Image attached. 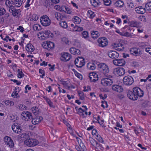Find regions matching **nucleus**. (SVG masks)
<instances>
[{"mask_svg":"<svg viewBox=\"0 0 151 151\" xmlns=\"http://www.w3.org/2000/svg\"><path fill=\"white\" fill-rule=\"evenodd\" d=\"M78 95L80 97V99L83 100L84 99V96L83 93L82 91H79L78 93Z\"/></svg>","mask_w":151,"mask_h":151,"instance_id":"46","label":"nucleus"},{"mask_svg":"<svg viewBox=\"0 0 151 151\" xmlns=\"http://www.w3.org/2000/svg\"><path fill=\"white\" fill-rule=\"evenodd\" d=\"M127 96L130 99L133 101H135L137 99V97L134 93L133 91H128L127 93Z\"/></svg>","mask_w":151,"mask_h":151,"instance_id":"13","label":"nucleus"},{"mask_svg":"<svg viewBox=\"0 0 151 151\" xmlns=\"http://www.w3.org/2000/svg\"><path fill=\"white\" fill-rule=\"evenodd\" d=\"M26 50L30 52H33L35 50L34 47L33 45L30 43L27 44L26 47Z\"/></svg>","mask_w":151,"mask_h":151,"instance_id":"22","label":"nucleus"},{"mask_svg":"<svg viewBox=\"0 0 151 151\" xmlns=\"http://www.w3.org/2000/svg\"><path fill=\"white\" fill-rule=\"evenodd\" d=\"M108 55L109 57L111 58H116L119 56V53L114 51L110 50L109 51Z\"/></svg>","mask_w":151,"mask_h":151,"instance_id":"15","label":"nucleus"},{"mask_svg":"<svg viewBox=\"0 0 151 151\" xmlns=\"http://www.w3.org/2000/svg\"><path fill=\"white\" fill-rule=\"evenodd\" d=\"M6 105L13 106L14 105V102L10 101H6L5 102Z\"/></svg>","mask_w":151,"mask_h":151,"instance_id":"57","label":"nucleus"},{"mask_svg":"<svg viewBox=\"0 0 151 151\" xmlns=\"http://www.w3.org/2000/svg\"><path fill=\"white\" fill-rule=\"evenodd\" d=\"M133 91L134 93L137 95V98L138 96L141 97L143 96L144 92L143 91L138 87H134L133 89Z\"/></svg>","mask_w":151,"mask_h":151,"instance_id":"9","label":"nucleus"},{"mask_svg":"<svg viewBox=\"0 0 151 151\" xmlns=\"http://www.w3.org/2000/svg\"><path fill=\"white\" fill-rule=\"evenodd\" d=\"M37 118H36L35 119H33L32 118L31 120V122L32 124L34 125L38 124L40 122L39 120H37Z\"/></svg>","mask_w":151,"mask_h":151,"instance_id":"44","label":"nucleus"},{"mask_svg":"<svg viewBox=\"0 0 151 151\" xmlns=\"http://www.w3.org/2000/svg\"><path fill=\"white\" fill-rule=\"evenodd\" d=\"M61 83L63 84L66 88H68V89H69L70 88V87L69 85V83L67 81H61Z\"/></svg>","mask_w":151,"mask_h":151,"instance_id":"42","label":"nucleus"},{"mask_svg":"<svg viewBox=\"0 0 151 151\" xmlns=\"http://www.w3.org/2000/svg\"><path fill=\"white\" fill-rule=\"evenodd\" d=\"M62 41L66 44L69 45V41L68 38L66 37H63L62 38Z\"/></svg>","mask_w":151,"mask_h":151,"instance_id":"50","label":"nucleus"},{"mask_svg":"<svg viewBox=\"0 0 151 151\" xmlns=\"http://www.w3.org/2000/svg\"><path fill=\"white\" fill-rule=\"evenodd\" d=\"M19 92V91L14 90L13 92L12 93V96L14 98H18L17 95Z\"/></svg>","mask_w":151,"mask_h":151,"instance_id":"45","label":"nucleus"},{"mask_svg":"<svg viewBox=\"0 0 151 151\" xmlns=\"http://www.w3.org/2000/svg\"><path fill=\"white\" fill-rule=\"evenodd\" d=\"M85 111V110H83L81 108H79L78 109V111L77 112V114L80 115L82 117L84 118L86 117V116L83 112Z\"/></svg>","mask_w":151,"mask_h":151,"instance_id":"26","label":"nucleus"},{"mask_svg":"<svg viewBox=\"0 0 151 151\" xmlns=\"http://www.w3.org/2000/svg\"><path fill=\"white\" fill-rule=\"evenodd\" d=\"M90 2L92 5L94 6H96L99 4V0H90Z\"/></svg>","mask_w":151,"mask_h":151,"instance_id":"41","label":"nucleus"},{"mask_svg":"<svg viewBox=\"0 0 151 151\" xmlns=\"http://www.w3.org/2000/svg\"><path fill=\"white\" fill-rule=\"evenodd\" d=\"M6 145H8L9 147L10 148H12L14 146L13 142L12 139H11L8 143H6Z\"/></svg>","mask_w":151,"mask_h":151,"instance_id":"51","label":"nucleus"},{"mask_svg":"<svg viewBox=\"0 0 151 151\" xmlns=\"http://www.w3.org/2000/svg\"><path fill=\"white\" fill-rule=\"evenodd\" d=\"M124 83L127 85H130L134 82L133 78L130 76H125L123 79Z\"/></svg>","mask_w":151,"mask_h":151,"instance_id":"8","label":"nucleus"},{"mask_svg":"<svg viewBox=\"0 0 151 151\" xmlns=\"http://www.w3.org/2000/svg\"><path fill=\"white\" fill-rule=\"evenodd\" d=\"M61 7L59 5H57L54 6V8L56 10L60 11Z\"/></svg>","mask_w":151,"mask_h":151,"instance_id":"64","label":"nucleus"},{"mask_svg":"<svg viewBox=\"0 0 151 151\" xmlns=\"http://www.w3.org/2000/svg\"><path fill=\"white\" fill-rule=\"evenodd\" d=\"M124 4L123 2L121 0H118L115 2L114 3V5L115 6L119 7H122Z\"/></svg>","mask_w":151,"mask_h":151,"instance_id":"29","label":"nucleus"},{"mask_svg":"<svg viewBox=\"0 0 151 151\" xmlns=\"http://www.w3.org/2000/svg\"><path fill=\"white\" fill-rule=\"evenodd\" d=\"M32 112L35 114V115H36L39 114V109L37 107H33L32 108Z\"/></svg>","mask_w":151,"mask_h":151,"instance_id":"34","label":"nucleus"},{"mask_svg":"<svg viewBox=\"0 0 151 151\" xmlns=\"http://www.w3.org/2000/svg\"><path fill=\"white\" fill-rule=\"evenodd\" d=\"M131 53L135 56H139L142 54L140 50L137 48H133L130 50Z\"/></svg>","mask_w":151,"mask_h":151,"instance_id":"10","label":"nucleus"},{"mask_svg":"<svg viewBox=\"0 0 151 151\" xmlns=\"http://www.w3.org/2000/svg\"><path fill=\"white\" fill-rule=\"evenodd\" d=\"M135 10L137 13L140 14H143L146 12L145 9L142 6L136 7Z\"/></svg>","mask_w":151,"mask_h":151,"instance_id":"21","label":"nucleus"},{"mask_svg":"<svg viewBox=\"0 0 151 151\" xmlns=\"http://www.w3.org/2000/svg\"><path fill=\"white\" fill-rule=\"evenodd\" d=\"M5 12V9L4 8L0 7V16L4 15Z\"/></svg>","mask_w":151,"mask_h":151,"instance_id":"54","label":"nucleus"},{"mask_svg":"<svg viewBox=\"0 0 151 151\" xmlns=\"http://www.w3.org/2000/svg\"><path fill=\"white\" fill-rule=\"evenodd\" d=\"M17 76L18 78H21L24 77V75L21 69H18L17 70Z\"/></svg>","mask_w":151,"mask_h":151,"instance_id":"37","label":"nucleus"},{"mask_svg":"<svg viewBox=\"0 0 151 151\" xmlns=\"http://www.w3.org/2000/svg\"><path fill=\"white\" fill-rule=\"evenodd\" d=\"M22 118L25 121L31 120L32 118V114L28 111H24L21 114Z\"/></svg>","mask_w":151,"mask_h":151,"instance_id":"2","label":"nucleus"},{"mask_svg":"<svg viewBox=\"0 0 151 151\" xmlns=\"http://www.w3.org/2000/svg\"><path fill=\"white\" fill-rule=\"evenodd\" d=\"M104 3L105 5L109 6L111 3V1L110 0H103Z\"/></svg>","mask_w":151,"mask_h":151,"instance_id":"55","label":"nucleus"},{"mask_svg":"<svg viewBox=\"0 0 151 151\" xmlns=\"http://www.w3.org/2000/svg\"><path fill=\"white\" fill-rule=\"evenodd\" d=\"M14 5L17 7H20L22 4L23 0H13Z\"/></svg>","mask_w":151,"mask_h":151,"instance_id":"28","label":"nucleus"},{"mask_svg":"<svg viewBox=\"0 0 151 151\" xmlns=\"http://www.w3.org/2000/svg\"><path fill=\"white\" fill-rule=\"evenodd\" d=\"M69 50L70 53L74 55H79L81 54V52L79 50L74 47H71Z\"/></svg>","mask_w":151,"mask_h":151,"instance_id":"20","label":"nucleus"},{"mask_svg":"<svg viewBox=\"0 0 151 151\" xmlns=\"http://www.w3.org/2000/svg\"><path fill=\"white\" fill-rule=\"evenodd\" d=\"M70 31L72 32L78 31V26L75 25L73 28L72 29V30H70Z\"/></svg>","mask_w":151,"mask_h":151,"instance_id":"63","label":"nucleus"},{"mask_svg":"<svg viewBox=\"0 0 151 151\" xmlns=\"http://www.w3.org/2000/svg\"><path fill=\"white\" fill-rule=\"evenodd\" d=\"M72 20L75 24H79L81 22V19L77 16H74Z\"/></svg>","mask_w":151,"mask_h":151,"instance_id":"30","label":"nucleus"},{"mask_svg":"<svg viewBox=\"0 0 151 151\" xmlns=\"http://www.w3.org/2000/svg\"><path fill=\"white\" fill-rule=\"evenodd\" d=\"M96 138L97 139L99 142L103 143L104 142V140L103 139L102 137H101L99 135L97 134L96 136Z\"/></svg>","mask_w":151,"mask_h":151,"instance_id":"48","label":"nucleus"},{"mask_svg":"<svg viewBox=\"0 0 151 151\" xmlns=\"http://www.w3.org/2000/svg\"><path fill=\"white\" fill-rule=\"evenodd\" d=\"M127 7H128L129 9L133 8L134 7L133 4L132 2L130 1L128 3Z\"/></svg>","mask_w":151,"mask_h":151,"instance_id":"58","label":"nucleus"},{"mask_svg":"<svg viewBox=\"0 0 151 151\" xmlns=\"http://www.w3.org/2000/svg\"><path fill=\"white\" fill-rule=\"evenodd\" d=\"M88 16L91 19L93 18L95 15L94 13L90 10L88 11Z\"/></svg>","mask_w":151,"mask_h":151,"instance_id":"36","label":"nucleus"},{"mask_svg":"<svg viewBox=\"0 0 151 151\" xmlns=\"http://www.w3.org/2000/svg\"><path fill=\"white\" fill-rule=\"evenodd\" d=\"M12 139L10 137L8 136H6L4 137V141L5 142V145H6V143H8L9 141H10Z\"/></svg>","mask_w":151,"mask_h":151,"instance_id":"56","label":"nucleus"},{"mask_svg":"<svg viewBox=\"0 0 151 151\" xmlns=\"http://www.w3.org/2000/svg\"><path fill=\"white\" fill-rule=\"evenodd\" d=\"M54 15L55 18L58 20L59 21L62 19V15L60 13L56 12L55 13Z\"/></svg>","mask_w":151,"mask_h":151,"instance_id":"38","label":"nucleus"},{"mask_svg":"<svg viewBox=\"0 0 151 151\" xmlns=\"http://www.w3.org/2000/svg\"><path fill=\"white\" fill-rule=\"evenodd\" d=\"M118 66H122L125 65V61L124 59H118Z\"/></svg>","mask_w":151,"mask_h":151,"instance_id":"39","label":"nucleus"},{"mask_svg":"<svg viewBox=\"0 0 151 151\" xmlns=\"http://www.w3.org/2000/svg\"><path fill=\"white\" fill-rule=\"evenodd\" d=\"M114 72L115 73L119 76H122L125 73V70L122 68H118L114 69Z\"/></svg>","mask_w":151,"mask_h":151,"instance_id":"11","label":"nucleus"},{"mask_svg":"<svg viewBox=\"0 0 151 151\" xmlns=\"http://www.w3.org/2000/svg\"><path fill=\"white\" fill-rule=\"evenodd\" d=\"M12 130H14L13 129H17V134L21 132L22 130V127H21V125L18 124V123H15L14 125L12 126Z\"/></svg>","mask_w":151,"mask_h":151,"instance_id":"16","label":"nucleus"},{"mask_svg":"<svg viewBox=\"0 0 151 151\" xmlns=\"http://www.w3.org/2000/svg\"><path fill=\"white\" fill-rule=\"evenodd\" d=\"M24 143L29 147H33L37 145L38 143V142L35 139H29L25 140Z\"/></svg>","mask_w":151,"mask_h":151,"instance_id":"5","label":"nucleus"},{"mask_svg":"<svg viewBox=\"0 0 151 151\" xmlns=\"http://www.w3.org/2000/svg\"><path fill=\"white\" fill-rule=\"evenodd\" d=\"M45 6L46 7L49 6L50 5V1L49 0H46L45 3Z\"/></svg>","mask_w":151,"mask_h":151,"instance_id":"59","label":"nucleus"},{"mask_svg":"<svg viewBox=\"0 0 151 151\" xmlns=\"http://www.w3.org/2000/svg\"><path fill=\"white\" fill-rule=\"evenodd\" d=\"M99 67L100 70L102 71V72L105 76L108 73L109 71V67L107 65L104 63H101L99 64Z\"/></svg>","mask_w":151,"mask_h":151,"instance_id":"3","label":"nucleus"},{"mask_svg":"<svg viewBox=\"0 0 151 151\" xmlns=\"http://www.w3.org/2000/svg\"><path fill=\"white\" fill-rule=\"evenodd\" d=\"M87 141L90 142L91 144L93 147L96 143V142L94 139L89 136L87 139Z\"/></svg>","mask_w":151,"mask_h":151,"instance_id":"27","label":"nucleus"},{"mask_svg":"<svg viewBox=\"0 0 151 151\" xmlns=\"http://www.w3.org/2000/svg\"><path fill=\"white\" fill-rule=\"evenodd\" d=\"M46 44L47 46L49 48V50L54 48L55 46L54 43L50 41L47 42Z\"/></svg>","mask_w":151,"mask_h":151,"instance_id":"33","label":"nucleus"},{"mask_svg":"<svg viewBox=\"0 0 151 151\" xmlns=\"http://www.w3.org/2000/svg\"><path fill=\"white\" fill-rule=\"evenodd\" d=\"M84 89L83 91H88L91 90L90 87L89 86H87L86 87L84 86Z\"/></svg>","mask_w":151,"mask_h":151,"instance_id":"60","label":"nucleus"},{"mask_svg":"<svg viewBox=\"0 0 151 151\" xmlns=\"http://www.w3.org/2000/svg\"><path fill=\"white\" fill-rule=\"evenodd\" d=\"M71 58V55L70 54L67 52H64L62 55L60 60L63 61H69Z\"/></svg>","mask_w":151,"mask_h":151,"instance_id":"12","label":"nucleus"},{"mask_svg":"<svg viewBox=\"0 0 151 151\" xmlns=\"http://www.w3.org/2000/svg\"><path fill=\"white\" fill-rule=\"evenodd\" d=\"M47 103L49 104L50 107H54L53 105V103L49 99L47 101Z\"/></svg>","mask_w":151,"mask_h":151,"instance_id":"61","label":"nucleus"},{"mask_svg":"<svg viewBox=\"0 0 151 151\" xmlns=\"http://www.w3.org/2000/svg\"><path fill=\"white\" fill-rule=\"evenodd\" d=\"M91 35L92 38L95 39L100 36V34L98 31H93L91 32Z\"/></svg>","mask_w":151,"mask_h":151,"instance_id":"24","label":"nucleus"},{"mask_svg":"<svg viewBox=\"0 0 151 151\" xmlns=\"http://www.w3.org/2000/svg\"><path fill=\"white\" fill-rule=\"evenodd\" d=\"M112 88L113 91L119 93L122 92L123 90V88L122 86L117 85H113L112 86Z\"/></svg>","mask_w":151,"mask_h":151,"instance_id":"17","label":"nucleus"},{"mask_svg":"<svg viewBox=\"0 0 151 151\" xmlns=\"http://www.w3.org/2000/svg\"><path fill=\"white\" fill-rule=\"evenodd\" d=\"M145 7L147 10L151 11V1L147 3L146 4Z\"/></svg>","mask_w":151,"mask_h":151,"instance_id":"47","label":"nucleus"},{"mask_svg":"<svg viewBox=\"0 0 151 151\" xmlns=\"http://www.w3.org/2000/svg\"><path fill=\"white\" fill-rule=\"evenodd\" d=\"M5 4L6 7L9 8V9L13 8L14 7V0H6Z\"/></svg>","mask_w":151,"mask_h":151,"instance_id":"18","label":"nucleus"},{"mask_svg":"<svg viewBox=\"0 0 151 151\" xmlns=\"http://www.w3.org/2000/svg\"><path fill=\"white\" fill-rule=\"evenodd\" d=\"M40 19L41 24L43 26H47L50 24V20L47 16L42 17Z\"/></svg>","mask_w":151,"mask_h":151,"instance_id":"6","label":"nucleus"},{"mask_svg":"<svg viewBox=\"0 0 151 151\" xmlns=\"http://www.w3.org/2000/svg\"><path fill=\"white\" fill-rule=\"evenodd\" d=\"M110 75L108 78H103L101 80V83L105 86H110L113 83V80L110 78Z\"/></svg>","mask_w":151,"mask_h":151,"instance_id":"7","label":"nucleus"},{"mask_svg":"<svg viewBox=\"0 0 151 151\" xmlns=\"http://www.w3.org/2000/svg\"><path fill=\"white\" fill-rule=\"evenodd\" d=\"M9 11L10 13H12V14L14 16H16L18 14L17 12V10L14 7L13 8H12V9H9Z\"/></svg>","mask_w":151,"mask_h":151,"instance_id":"32","label":"nucleus"},{"mask_svg":"<svg viewBox=\"0 0 151 151\" xmlns=\"http://www.w3.org/2000/svg\"><path fill=\"white\" fill-rule=\"evenodd\" d=\"M87 66L88 69L91 70H95L96 68V65L94 63H88L87 64Z\"/></svg>","mask_w":151,"mask_h":151,"instance_id":"25","label":"nucleus"},{"mask_svg":"<svg viewBox=\"0 0 151 151\" xmlns=\"http://www.w3.org/2000/svg\"><path fill=\"white\" fill-rule=\"evenodd\" d=\"M94 147L95 148L96 150H101L103 148L102 145L99 143L97 142H96Z\"/></svg>","mask_w":151,"mask_h":151,"instance_id":"31","label":"nucleus"},{"mask_svg":"<svg viewBox=\"0 0 151 151\" xmlns=\"http://www.w3.org/2000/svg\"><path fill=\"white\" fill-rule=\"evenodd\" d=\"M67 7L65 6H61V9H60V11L61 12H65V11H66V8Z\"/></svg>","mask_w":151,"mask_h":151,"instance_id":"62","label":"nucleus"},{"mask_svg":"<svg viewBox=\"0 0 151 151\" xmlns=\"http://www.w3.org/2000/svg\"><path fill=\"white\" fill-rule=\"evenodd\" d=\"M83 37L85 38H87L88 37V32L86 31H83L82 33Z\"/></svg>","mask_w":151,"mask_h":151,"instance_id":"53","label":"nucleus"},{"mask_svg":"<svg viewBox=\"0 0 151 151\" xmlns=\"http://www.w3.org/2000/svg\"><path fill=\"white\" fill-rule=\"evenodd\" d=\"M114 47L115 50L119 51H121L123 50L124 49L123 45L120 43L118 44H114Z\"/></svg>","mask_w":151,"mask_h":151,"instance_id":"19","label":"nucleus"},{"mask_svg":"<svg viewBox=\"0 0 151 151\" xmlns=\"http://www.w3.org/2000/svg\"><path fill=\"white\" fill-rule=\"evenodd\" d=\"M84 59L82 57H78L75 60V64L78 68H81L85 64Z\"/></svg>","mask_w":151,"mask_h":151,"instance_id":"4","label":"nucleus"},{"mask_svg":"<svg viewBox=\"0 0 151 151\" xmlns=\"http://www.w3.org/2000/svg\"><path fill=\"white\" fill-rule=\"evenodd\" d=\"M138 23L137 21H132L130 23V26L132 27H137L138 26Z\"/></svg>","mask_w":151,"mask_h":151,"instance_id":"35","label":"nucleus"},{"mask_svg":"<svg viewBox=\"0 0 151 151\" xmlns=\"http://www.w3.org/2000/svg\"><path fill=\"white\" fill-rule=\"evenodd\" d=\"M98 75L96 73H90L89 77L91 82H95L98 80Z\"/></svg>","mask_w":151,"mask_h":151,"instance_id":"14","label":"nucleus"},{"mask_svg":"<svg viewBox=\"0 0 151 151\" xmlns=\"http://www.w3.org/2000/svg\"><path fill=\"white\" fill-rule=\"evenodd\" d=\"M97 41L99 43L98 46L100 47H104L107 46L108 44V41L105 37L99 38Z\"/></svg>","mask_w":151,"mask_h":151,"instance_id":"1","label":"nucleus"},{"mask_svg":"<svg viewBox=\"0 0 151 151\" xmlns=\"http://www.w3.org/2000/svg\"><path fill=\"white\" fill-rule=\"evenodd\" d=\"M61 27L64 28H66L68 27L67 24L65 21H63L60 23Z\"/></svg>","mask_w":151,"mask_h":151,"instance_id":"43","label":"nucleus"},{"mask_svg":"<svg viewBox=\"0 0 151 151\" xmlns=\"http://www.w3.org/2000/svg\"><path fill=\"white\" fill-rule=\"evenodd\" d=\"M33 28L35 31L39 30L40 29V26L38 24H35L33 26Z\"/></svg>","mask_w":151,"mask_h":151,"instance_id":"49","label":"nucleus"},{"mask_svg":"<svg viewBox=\"0 0 151 151\" xmlns=\"http://www.w3.org/2000/svg\"><path fill=\"white\" fill-rule=\"evenodd\" d=\"M17 108L20 110L22 111L26 109L27 107L24 105L21 104L18 105L17 106Z\"/></svg>","mask_w":151,"mask_h":151,"instance_id":"40","label":"nucleus"},{"mask_svg":"<svg viewBox=\"0 0 151 151\" xmlns=\"http://www.w3.org/2000/svg\"><path fill=\"white\" fill-rule=\"evenodd\" d=\"M44 35H41V37L42 39L45 40L46 38H48L50 37V32L48 30H45L44 31Z\"/></svg>","mask_w":151,"mask_h":151,"instance_id":"23","label":"nucleus"},{"mask_svg":"<svg viewBox=\"0 0 151 151\" xmlns=\"http://www.w3.org/2000/svg\"><path fill=\"white\" fill-rule=\"evenodd\" d=\"M102 104L101 105V106L103 107L104 108H107L108 107V105L107 104V102L105 101H102L101 102Z\"/></svg>","mask_w":151,"mask_h":151,"instance_id":"52","label":"nucleus"}]
</instances>
